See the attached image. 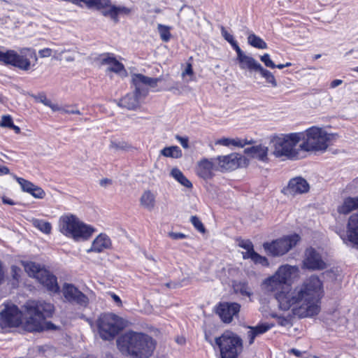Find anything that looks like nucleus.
Segmentation results:
<instances>
[{"label": "nucleus", "mask_w": 358, "mask_h": 358, "mask_svg": "<svg viewBox=\"0 0 358 358\" xmlns=\"http://www.w3.org/2000/svg\"><path fill=\"white\" fill-rule=\"evenodd\" d=\"M262 286L265 292L273 293L282 310L292 308L293 314L299 317H312L320 313L323 290L322 283L316 275H311L292 289L290 285H285L274 273L265 279Z\"/></svg>", "instance_id": "nucleus-1"}, {"label": "nucleus", "mask_w": 358, "mask_h": 358, "mask_svg": "<svg viewBox=\"0 0 358 358\" xmlns=\"http://www.w3.org/2000/svg\"><path fill=\"white\" fill-rule=\"evenodd\" d=\"M120 351L133 358H148L155 348V342L150 336L134 331L127 332L117 340Z\"/></svg>", "instance_id": "nucleus-2"}, {"label": "nucleus", "mask_w": 358, "mask_h": 358, "mask_svg": "<svg viewBox=\"0 0 358 358\" xmlns=\"http://www.w3.org/2000/svg\"><path fill=\"white\" fill-rule=\"evenodd\" d=\"M27 320L24 327L29 331H41L45 328L55 329L52 327H44L46 317L52 316L54 312V306L44 301H30L24 305Z\"/></svg>", "instance_id": "nucleus-3"}, {"label": "nucleus", "mask_w": 358, "mask_h": 358, "mask_svg": "<svg viewBox=\"0 0 358 358\" xmlns=\"http://www.w3.org/2000/svg\"><path fill=\"white\" fill-rule=\"evenodd\" d=\"M162 80L161 78H150L142 74H134L132 76V83L135 87L134 94H129L120 100L118 105L129 110L136 109L142 99L148 93V87H155Z\"/></svg>", "instance_id": "nucleus-4"}, {"label": "nucleus", "mask_w": 358, "mask_h": 358, "mask_svg": "<svg viewBox=\"0 0 358 358\" xmlns=\"http://www.w3.org/2000/svg\"><path fill=\"white\" fill-rule=\"evenodd\" d=\"M59 229L62 234L76 241L87 240L94 231L91 226L72 214H66L59 218Z\"/></svg>", "instance_id": "nucleus-5"}, {"label": "nucleus", "mask_w": 358, "mask_h": 358, "mask_svg": "<svg viewBox=\"0 0 358 358\" xmlns=\"http://www.w3.org/2000/svg\"><path fill=\"white\" fill-rule=\"evenodd\" d=\"M303 142L299 148L304 151H324L328 148V142L331 135L322 128L311 127L303 132L297 133Z\"/></svg>", "instance_id": "nucleus-6"}, {"label": "nucleus", "mask_w": 358, "mask_h": 358, "mask_svg": "<svg viewBox=\"0 0 358 358\" xmlns=\"http://www.w3.org/2000/svg\"><path fill=\"white\" fill-rule=\"evenodd\" d=\"M301 138L297 133L277 136L272 140L273 147V154L276 157H285L289 159H296L299 157V150L296 145Z\"/></svg>", "instance_id": "nucleus-7"}, {"label": "nucleus", "mask_w": 358, "mask_h": 358, "mask_svg": "<svg viewBox=\"0 0 358 358\" xmlns=\"http://www.w3.org/2000/svg\"><path fill=\"white\" fill-rule=\"evenodd\" d=\"M221 358H237L243 350V341L232 331H225L220 337L215 338Z\"/></svg>", "instance_id": "nucleus-8"}, {"label": "nucleus", "mask_w": 358, "mask_h": 358, "mask_svg": "<svg viewBox=\"0 0 358 358\" xmlns=\"http://www.w3.org/2000/svg\"><path fill=\"white\" fill-rule=\"evenodd\" d=\"M29 58H34L37 61V56L34 50L22 48L17 53L13 50L6 52L0 50V62L5 64H10L23 71H28L31 67Z\"/></svg>", "instance_id": "nucleus-9"}, {"label": "nucleus", "mask_w": 358, "mask_h": 358, "mask_svg": "<svg viewBox=\"0 0 358 358\" xmlns=\"http://www.w3.org/2000/svg\"><path fill=\"white\" fill-rule=\"evenodd\" d=\"M24 267L29 276L35 278L49 292L54 294L59 293V287L57 278L49 271L32 262L25 263Z\"/></svg>", "instance_id": "nucleus-10"}, {"label": "nucleus", "mask_w": 358, "mask_h": 358, "mask_svg": "<svg viewBox=\"0 0 358 358\" xmlns=\"http://www.w3.org/2000/svg\"><path fill=\"white\" fill-rule=\"evenodd\" d=\"M99 334L103 340L113 339L123 328V320L113 313H104L96 320Z\"/></svg>", "instance_id": "nucleus-11"}, {"label": "nucleus", "mask_w": 358, "mask_h": 358, "mask_svg": "<svg viewBox=\"0 0 358 358\" xmlns=\"http://www.w3.org/2000/svg\"><path fill=\"white\" fill-rule=\"evenodd\" d=\"M301 238L296 234L285 236L280 238L263 244L266 252L273 257H280L287 253L300 241Z\"/></svg>", "instance_id": "nucleus-12"}, {"label": "nucleus", "mask_w": 358, "mask_h": 358, "mask_svg": "<svg viewBox=\"0 0 358 358\" xmlns=\"http://www.w3.org/2000/svg\"><path fill=\"white\" fill-rule=\"evenodd\" d=\"M22 313L13 304L5 305L1 312L0 324L2 328L16 327L22 324Z\"/></svg>", "instance_id": "nucleus-13"}, {"label": "nucleus", "mask_w": 358, "mask_h": 358, "mask_svg": "<svg viewBox=\"0 0 358 358\" xmlns=\"http://www.w3.org/2000/svg\"><path fill=\"white\" fill-rule=\"evenodd\" d=\"M62 293L65 299L70 303L84 307L89 303L87 296L72 284L64 283L62 287Z\"/></svg>", "instance_id": "nucleus-14"}, {"label": "nucleus", "mask_w": 358, "mask_h": 358, "mask_svg": "<svg viewBox=\"0 0 358 358\" xmlns=\"http://www.w3.org/2000/svg\"><path fill=\"white\" fill-rule=\"evenodd\" d=\"M241 309V305L238 303L223 302L220 303L216 309V313L224 323H230L234 317H237Z\"/></svg>", "instance_id": "nucleus-15"}, {"label": "nucleus", "mask_w": 358, "mask_h": 358, "mask_svg": "<svg viewBox=\"0 0 358 358\" xmlns=\"http://www.w3.org/2000/svg\"><path fill=\"white\" fill-rule=\"evenodd\" d=\"M222 171H231L238 168L245 159L237 153H232L226 156H220L215 159Z\"/></svg>", "instance_id": "nucleus-16"}, {"label": "nucleus", "mask_w": 358, "mask_h": 358, "mask_svg": "<svg viewBox=\"0 0 358 358\" xmlns=\"http://www.w3.org/2000/svg\"><path fill=\"white\" fill-rule=\"evenodd\" d=\"M303 266L310 270H322L326 267V264L322 259L321 255L313 248H308L305 252Z\"/></svg>", "instance_id": "nucleus-17"}, {"label": "nucleus", "mask_w": 358, "mask_h": 358, "mask_svg": "<svg viewBox=\"0 0 358 358\" xmlns=\"http://www.w3.org/2000/svg\"><path fill=\"white\" fill-rule=\"evenodd\" d=\"M310 189L308 182L302 177H296L291 179L288 183L287 194L296 195L306 193Z\"/></svg>", "instance_id": "nucleus-18"}, {"label": "nucleus", "mask_w": 358, "mask_h": 358, "mask_svg": "<svg viewBox=\"0 0 358 358\" xmlns=\"http://www.w3.org/2000/svg\"><path fill=\"white\" fill-rule=\"evenodd\" d=\"M237 60L241 69H248L250 71H258L261 64L253 57L246 55L240 47L236 48Z\"/></svg>", "instance_id": "nucleus-19"}, {"label": "nucleus", "mask_w": 358, "mask_h": 358, "mask_svg": "<svg viewBox=\"0 0 358 358\" xmlns=\"http://www.w3.org/2000/svg\"><path fill=\"white\" fill-rule=\"evenodd\" d=\"M299 272L298 266L285 264L280 266L275 271V274L285 285H289L288 282L297 277Z\"/></svg>", "instance_id": "nucleus-20"}, {"label": "nucleus", "mask_w": 358, "mask_h": 358, "mask_svg": "<svg viewBox=\"0 0 358 358\" xmlns=\"http://www.w3.org/2000/svg\"><path fill=\"white\" fill-rule=\"evenodd\" d=\"M341 238L344 242L346 240L358 245V213L352 215L348 222L347 236Z\"/></svg>", "instance_id": "nucleus-21"}, {"label": "nucleus", "mask_w": 358, "mask_h": 358, "mask_svg": "<svg viewBox=\"0 0 358 358\" xmlns=\"http://www.w3.org/2000/svg\"><path fill=\"white\" fill-rule=\"evenodd\" d=\"M215 161H216L215 159L201 160L196 168L197 175L206 180L211 178L213 176V171L215 170Z\"/></svg>", "instance_id": "nucleus-22"}, {"label": "nucleus", "mask_w": 358, "mask_h": 358, "mask_svg": "<svg viewBox=\"0 0 358 358\" xmlns=\"http://www.w3.org/2000/svg\"><path fill=\"white\" fill-rule=\"evenodd\" d=\"M15 179L24 192L29 193L36 199H43L45 197V192L40 187L22 178L15 176Z\"/></svg>", "instance_id": "nucleus-23"}, {"label": "nucleus", "mask_w": 358, "mask_h": 358, "mask_svg": "<svg viewBox=\"0 0 358 358\" xmlns=\"http://www.w3.org/2000/svg\"><path fill=\"white\" fill-rule=\"evenodd\" d=\"M110 246L111 241L110 238L106 234H101L93 241L91 248L87 250V252H101Z\"/></svg>", "instance_id": "nucleus-24"}, {"label": "nucleus", "mask_w": 358, "mask_h": 358, "mask_svg": "<svg viewBox=\"0 0 358 358\" xmlns=\"http://www.w3.org/2000/svg\"><path fill=\"white\" fill-rule=\"evenodd\" d=\"M156 192L150 189L143 191L139 199L141 206L148 211H152L156 206Z\"/></svg>", "instance_id": "nucleus-25"}, {"label": "nucleus", "mask_w": 358, "mask_h": 358, "mask_svg": "<svg viewBox=\"0 0 358 358\" xmlns=\"http://www.w3.org/2000/svg\"><path fill=\"white\" fill-rule=\"evenodd\" d=\"M268 147L263 145H258L245 148L244 152L262 162H266L268 159Z\"/></svg>", "instance_id": "nucleus-26"}, {"label": "nucleus", "mask_w": 358, "mask_h": 358, "mask_svg": "<svg viewBox=\"0 0 358 358\" xmlns=\"http://www.w3.org/2000/svg\"><path fill=\"white\" fill-rule=\"evenodd\" d=\"M131 9L125 6H116L115 5H110L108 9L103 10L102 13L104 16L110 17L114 22H117L119 21V15H127L130 14Z\"/></svg>", "instance_id": "nucleus-27"}, {"label": "nucleus", "mask_w": 358, "mask_h": 358, "mask_svg": "<svg viewBox=\"0 0 358 358\" xmlns=\"http://www.w3.org/2000/svg\"><path fill=\"white\" fill-rule=\"evenodd\" d=\"M273 324H261L255 327H248L249 331L247 333L249 345H252L257 336L264 334L268 331Z\"/></svg>", "instance_id": "nucleus-28"}, {"label": "nucleus", "mask_w": 358, "mask_h": 358, "mask_svg": "<svg viewBox=\"0 0 358 358\" xmlns=\"http://www.w3.org/2000/svg\"><path fill=\"white\" fill-rule=\"evenodd\" d=\"M358 208V196L347 197L343 203L338 207V212L341 214H348L351 211Z\"/></svg>", "instance_id": "nucleus-29"}, {"label": "nucleus", "mask_w": 358, "mask_h": 358, "mask_svg": "<svg viewBox=\"0 0 358 358\" xmlns=\"http://www.w3.org/2000/svg\"><path fill=\"white\" fill-rule=\"evenodd\" d=\"M102 64L108 65V69L110 71L115 73H120L124 71V66L122 63L118 62L112 55L107 54L104 55L101 59Z\"/></svg>", "instance_id": "nucleus-30"}, {"label": "nucleus", "mask_w": 358, "mask_h": 358, "mask_svg": "<svg viewBox=\"0 0 358 358\" xmlns=\"http://www.w3.org/2000/svg\"><path fill=\"white\" fill-rule=\"evenodd\" d=\"M171 176L182 186L187 188L192 187V182L185 176L182 172L178 168H174L171 170Z\"/></svg>", "instance_id": "nucleus-31"}, {"label": "nucleus", "mask_w": 358, "mask_h": 358, "mask_svg": "<svg viewBox=\"0 0 358 358\" xmlns=\"http://www.w3.org/2000/svg\"><path fill=\"white\" fill-rule=\"evenodd\" d=\"M161 155L166 157H171L174 159L180 158L182 155V150L178 146L172 145L165 147L161 150Z\"/></svg>", "instance_id": "nucleus-32"}, {"label": "nucleus", "mask_w": 358, "mask_h": 358, "mask_svg": "<svg viewBox=\"0 0 358 358\" xmlns=\"http://www.w3.org/2000/svg\"><path fill=\"white\" fill-rule=\"evenodd\" d=\"M235 293L240 294L241 296L250 297L252 295V289L246 282H238L234 285Z\"/></svg>", "instance_id": "nucleus-33"}, {"label": "nucleus", "mask_w": 358, "mask_h": 358, "mask_svg": "<svg viewBox=\"0 0 358 358\" xmlns=\"http://www.w3.org/2000/svg\"><path fill=\"white\" fill-rule=\"evenodd\" d=\"M257 72L260 73L261 76L264 78L266 82L272 87H276L278 86V83L274 75L268 70L264 69L262 65Z\"/></svg>", "instance_id": "nucleus-34"}, {"label": "nucleus", "mask_w": 358, "mask_h": 358, "mask_svg": "<svg viewBox=\"0 0 358 358\" xmlns=\"http://www.w3.org/2000/svg\"><path fill=\"white\" fill-rule=\"evenodd\" d=\"M248 43L259 49H266L267 48V44L266 42L262 39L260 37L257 36V35L252 34L249 35L248 37Z\"/></svg>", "instance_id": "nucleus-35"}, {"label": "nucleus", "mask_w": 358, "mask_h": 358, "mask_svg": "<svg viewBox=\"0 0 358 358\" xmlns=\"http://www.w3.org/2000/svg\"><path fill=\"white\" fill-rule=\"evenodd\" d=\"M33 225L45 234H50L51 232L52 226L48 222L42 220L35 219L32 221Z\"/></svg>", "instance_id": "nucleus-36"}, {"label": "nucleus", "mask_w": 358, "mask_h": 358, "mask_svg": "<svg viewBox=\"0 0 358 358\" xmlns=\"http://www.w3.org/2000/svg\"><path fill=\"white\" fill-rule=\"evenodd\" d=\"M21 274V269L16 266H12L10 268V275L11 279L10 280V283L11 284L13 287H16L18 285Z\"/></svg>", "instance_id": "nucleus-37"}, {"label": "nucleus", "mask_w": 358, "mask_h": 358, "mask_svg": "<svg viewBox=\"0 0 358 358\" xmlns=\"http://www.w3.org/2000/svg\"><path fill=\"white\" fill-rule=\"evenodd\" d=\"M131 146L125 141H111L109 145V148L114 151L127 150Z\"/></svg>", "instance_id": "nucleus-38"}, {"label": "nucleus", "mask_w": 358, "mask_h": 358, "mask_svg": "<svg viewBox=\"0 0 358 358\" xmlns=\"http://www.w3.org/2000/svg\"><path fill=\"white\" fill-rule=\"evenodd\" d=\"M247 259H251L255 264H259L262 266H267L269 264L266 257L261 256L255 251L251 252L250 255L248 256Z\"/></svg>", "instance_id": "nucleus-39"}, {"label": "nucleus", "mask_w": 358, "mask_h": 358, "mask_svg": "<svg viewBox=\"0 0 358 358\" xmlns=\"http://www.w3.org/2000/svg\"><path fill=\"white\" fill-rule=\"evenodd\" d=\"M157 29L160 34L161 39L164 42L169 41L171 38L170 27L159 24L157 26Z\"/></svg>", "instance_id": "nucleus-40"}, {"label": "nucleus", "mask_w": 358, "mask_h": 358, "mask_svg": "<svg viewBox=\"0 0 358 358\" xmlns=\"http://www.w3.org/2000/svg\"><path fill=\"white\" fill-rule=\"evenodd\" d=\"M238 245L246 250V252L243 253V258L247 259L250 255V252L255 251L253 249L252 243L249 240H241L238 243Z\"/></svg>", "instance_id": "nucleus-41"}, {"label": "nucleus", "mask_w": 358, "mask_h": 358, "mask_svg": "<svg viewBox=\"0 0 358 358\" xmlns=\"http://www.w3.org/2000/svg\"><path fill=\"white\" fill-rule=\"evenodd\" d=\"M221 34L224 38L227 41L236 51L237 47H239L236 41L234 40V36L230 34L224 27H221Z\"/></svg>", "instance_id": "nucleus-42"}, {"label": "nucleus", "mask_w": 358, "mask_h": 358, "mask_svg": "<svg viewBox=\"0 0 358 358\" xmlns=\"http://www.w3.org/2000/svg\"><path fill=\"white\" fill-rule=\"evenodd\" d=\"M190 220H191L192 224H193V226L195 227L196 229H197L199 231H200L201 233L205 232V231H206L205 227L198 217L192 216Z\"/></svg>", "instance_id": "nucleus-43"}, {"label": "nucleus", "mask_w": 358, "mask_h": 358, "mask_svg": "<svg viewBox=\"0 0 358 358\" xmlns=\"http://www.w3.org/2000/svg\"><path fill=\"white\" fill-rule=\"evenodd\" d=\"M260 60L264 64V65L271 69H275V64L274 62L271 59L270 55L267 53H265L264 55H262L260 57Z\"/></svg>", "instance_id": "nucleus-44"}, {"label": "nucleus", "mask_w": 358, "mask_h": 358, "mask_svg": "<svg viewBox=\"0 0 358 358\" xmlns=\"http://www.w3.org/2000/svg\"><path fill=\"white\" fill-rule=\"evenodd\" d=\"M13 119L10 115L2 116L1 121L0 123L1 127L10 128L11 126H13Z\"/></svg>", "instance_id": "nucleus-45"}, {"label": "nucleus", "mask_w": 358, "mask_h": 358, "mask_svg": "<svg viewBox=\"0 0 358 358\" xmlns=\"http://www.w3.org/2000/svg\"><path fill=\"white\" fill-rule=\"evenodd\" d=\"M251 143H252L250 141H248L246 139L231 138V145L236 147L243 148L245 145Z\"/></svg>", "instance_id": "nucleus-46"}, {"label": "nucleus", "mask_w": 358, "mask_h": 358, "mask_svg": "<svg viewBox=\"0 0 358 358\" xmlns=\"http://www.w3.org/2000/svg\"><path fill=\"white\" fill-rule=\"evenodd\" d=\"M33 97L36 101L41 102L45 106L50 105V100L47 99L45 94L43 93H41L38 95H34Z\"/></svg>", "instance_id": "nucleus-47"}, {"label": "nucleus", "mask_w": 358, "mask_h": 358, "mask_svg": "<svg viewBox=\"0 0 358 358\" xmlns=\"http://www.w3.org/2000/svg\"><path fill=\"white\" fill-rule=\"evenodd\" d=\"M176 138L180 143L183 148H189V139L186 136H180L179 135L176 136Z\"/></svg>", "instance_id": "nucleus-48"}, {"label": "nucleus", "mask_w": 358, "mask_h": 358, "mask_svg": "<svg viewBox=\"0 0 358 358\" xmlns=\"http://www.w3.org/2000/svg\"><path fill=\"white\" fill-rule=\"evenodd\" d=\"M53 50L50 48H44L38 51L39 56L42 58L52 56Z\"/></svg>", "instance_id": "nucleus-49"}, {"label": "nucleus", "mask_w": 358, "mask_h": 358, "mask_svg": "<svg viewBox=\"0 0 358 358\" xmlns=\"http://www.w3.org/2000/svg\"><path fill=\"white\" fill-rule=\"evenodd\" d=\"M169 236L173 240L183 239L186 238V235L180 232H169Z\"/></svg>", "instance_id": "nucleus-50"}, {"label": "nucleus", "mask_w": 358, "mask_h": 358, "mask_svg": "<svg viewBox=\"0 0 358 358\" xmlns=\"http://www.w3.org/2000/svg\"><path fill=\"white\" fill-rule=\"evenodd\" d=\"M215 144L222 145L224 146H229V145H231V138H222L218 139L215 142Z\"/></svg>", "instance_id": "nucleus-51"}, {"label": "nucleus", "mask_w": 358, "mask_h": 358, "mask_svg": "<svg viewBox=\"0 0 358 358\" xmlns=\"http://www.w3.org/2000/svg\"><path fill=\"white\" fill-rule=\"evenodd\" d=\"M192 76L193 75V69L192 66L190 63H187L185 69L182 73V76L185 77V76Z\"/></svg>", "instance_id": "nucleus-52"}, {"label": "nucleus", "mask_w": 358, "mask_h": 358, "mask_svg": "<svg viewBox=\"0 0 358 358\" xmlns=\"http://www.w3.org/2000/svg\"><path fill=\"white\" fill-rule=\"evenodd\" d=\"M66 51L65 50H53V58L56 60H62L63 59V57H62V55L63 53L66 52Z\"/></svg>", "instance_id": "nucleus-53"}, {"label": "nucleus", "mask_w": 358, "mask_h": 358, "mask_svg": "<svg viewBox=\"0 0 358 358\" xmlns=\"http://www.w3.org/2000/svg\"><path fill=\"white\" fill-rule=\"evenodd\" d=\"M47 106L50 107L53 111H61L62 113L63 108L59 107L57 104L52 103L50 100V105Z\"/></svg>", "instance_id": "nucleus-54"}, {"label": "nucleus", "mask_w": 358, "mask_h": 358, "mask_svg": "<svg viewBox=\"0 0 358 358\" xmlns=\"http://www.w3.org/2000/svg\"><path fill=\"white\" fill-rule=\"evenodd\" d=\"M343 83V80H340V79H336V80H334L331 84H330V87L331 88H335L339 85H341V84Z\"/></svg>", "instance_id": "nucleus-55"}, {"label": "nucleus", "mask_w": 358, "mask_h": 358, "mask_svg": "<svg viewBox=\"0 0 358 358\" xmlns=\"http://www.w3.org/2000/svg\"><path fill=\"white\" fill-rule=\"evenodd\" d=\"M62 113L80 115V112L79 110H69V109H65V108L62 109Z\"/></svg>", "instance_id": "nucleus-56"}, {"label": "nucleus", "mask_w": 358, "mask_h": 358, "mask_svg": "<svg viewBox=\"0 0 358 358\" xmlns=\"http://www.w3.org/2000/svg\"><path fill=\"white\" fill-rule=\"evenodd\" d=\"M110 296H111L112 299L114 300V301H115L117 304H118L119 306H120V305L122 304L121 299H120V298L117 295H116V294H114V293H111V294H110Z\"/></svg>", "instance_id": "nucleus-57"}, {"label": "nucleus", "mask_w": 358, "mask_h": 358, "mask_svg": "<svg viewBox=\"0 0 358 358\" xmlns=\"http://www.w3.org/2000/svg\"><path fill=\"white\" fill-rule=\"evenodd\" d=\"M9 173V169L5 166L0 165V176L6 175Z\"/></svg>", "instance_id": "nucleus-58"}, {"label": "nucleus", "mask_w": 358, "mask_h": 358, "mask_svg": "<svg viewBox=\"0 0 358 358\" xmlns=\"http://www.w3.org/2000/svg\"><path fill=\"white\" fill-rule=\"evenodd\" d=\"M110 184H111V180L110 179L104 178V179H102L100 180L101 186L106 187L108 185H110Z\"/></svg>", "instance_id": "nucleus-59"}, {"label": "nucleus", "mask_w": 358, "mask_h": 358, "mask_svg": "<svg viewBox=\"0 0 358 358\" xmlns=\"http://www.w3.org/2000/svg\"><path fill=\"white\" fill-rule=\"evenodd\" d=\"M289 352H290V353H292L293 355H294L296 357H301L302 355V352L301 351H299V350L294 349V348L291 349L289 350Z\"/></svg>", "instance_id": "nucleus-60"}, {"label": "nucleus", "mask_w": 358, "mask_h": 358, "mask_svg": "<svg viewBox=\"0 0 358 358\" xmlns=\"http://www.w3.org/2000/svg\"><path fill=\"white\" fill-rule=\"evenodd\" d=\"M2 201H3V203H6V204H9V205H14L15 204V202L12 199H10L6 198V197H3Z\"/></svg>", "instance_id": "nucleus-61"}, {"label": "nucleus", "mask_w": 358, "mask_h": 358, "mask_svg": "<svg viewBox=\"0 0 358 358\" xmlns=\"http://www.w3.org/2000/svg\"><path fill=\"white\" fill-rule=\"evenodd\" d=\"M9 129H13L16 134H19L20 132V127L17 126H15L14 124H13V126H11Z\"/></svg>", "instance_id": "nucleus-62"}, {"label": "nucleus", "mask_w": 358, "mask_h": 358, "mask_svg": "<svg viewBox=\"0 0 358 358\" xmlns=\"http://www.w3.org/2000/svg\"><path fill=\"white\" fill-rule=\"evenodd\" d=\"M176 342L180 345H183L185 343V339L183 337L178 338Z\"/></svg>", "instance_id": "nucleus-63"}, {"label": "nucleus", "mask_w": 358, "mask_h": 358, "mask_svg": "<svg viewBox=\"0 0 358 358\" xmlns=\"http://www.w3.org/2000/svg\"><path fill=\"white\" fill-rule=\"evenodd\" d=\"M67 62H73L74 60V57L73 56H67L64 58Z\"/></svg>", "instance_id": "nucleus-64"}]
</instances>
